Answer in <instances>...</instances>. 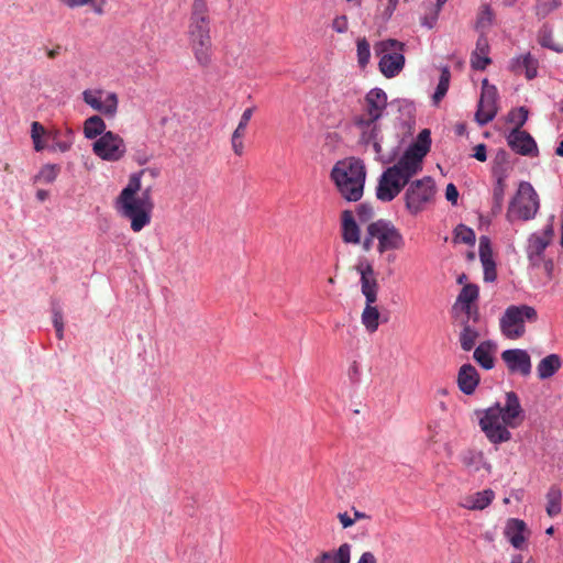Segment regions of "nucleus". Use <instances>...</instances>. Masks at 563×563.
I'll return each mask as SVG.
<instances>
[{"instance_id": "obj_33", "label": "nucleus", "mask_w": 563, "mask_h": 563, "mask_svg": "<svg viewBox=\"0 0 563 563\" xmlns=\"http://www.w3.org/2000/svg\"><path fill=\"white\" fill-rule=\"evenodd\" d=\"M494 349L495 344L492 341H484L474 351V360L485 369L494 367Z\"/></svg>"}, {"instance_id": "obj_20", "label": "nucleus", "mask_w": 563, "mask_h": 563, "mask_svg": "<svg viewBox=\"0 0 563 563\" xmlns=\"http://www.w3.org/2000/svg\"><path fill=\"white\" fill-rule=\"evenodd\" d=\"M501 360L511 373H520L522 376L531 373V358L526 350H506L501 353Z\"/></svg>"}, {"instance_id": "obj_46", "label": "nucleus", "mask_w": 563, "mask_h": 563, "mask_svg": "<svg viewBox=\"0 0 563 563\" xmlns=\"http://www.w3.org/2000/svg\"><path fill=\"white\" fill-rule=\"evenodd\" d=\"M161 175V169L158 167H145L136 173H133L130 175L129 179H133L134 177L139 181V184L142 186V178L148 177L151 179H156Z\"/></svg>"}, {"instance_id": "obj_23", "label": "nucleus", "mask_w": 563, "mask_h": 563, "mask_svg": "<svg viewBox=\"0 0 563 563\" xmlns=\"http://www.w3.org/2000/svg\"><path fill=\"white\" fill-rule=\"evenodd\" d=\"M494 498V490L487 488L462 497L459 505L467 510H483L493 503Z\"/></svg>"}, {"instance_id": "obj_44", "label": "nucleus", "mask_w": 563, "mask_h": 563, "mask_svg": "<svg viewBox=\"0 0 563 563\" xmlns=\"http://www.w3.org/2000/svg\"><path fill=\"white\" fill-rule=\"evenodd\" d=\"M562 0H537L536 13L544 18L561 5Z\"/></svg>"}, {"instance_id": "obj_19", "label": "nucleus", "mask_w": 563, "mask_h": 563, "mask_svg": "<svg viewBox=\"0 0 563 563\" xmlns=\"http://www.w3.org/2000/svg\"><path fill=\"white\" fill-rule=\"evenodd\" d=\"M508 146L522 156H537L539 151L533 137L526 131L514 128L507 135Z\"/></svg>"}, {"instance_id": "obj_41", "label": "nucleus", "mask_w": 563, "mask_h": 563, "mask_svg": "<svg viewBox=\"0 0 563 563\" xmlns=\"http://www.w3.org/2000/svg\"><path fill=\"white\" fill-rule=\"evenodd\" d=\"M358 130L361 132V141L364 144H372L375 153L377 155H380L382 151H383L380 140H379L380 126H375V130L373 132L369 131L368 134L365 133V132H367L366 129H358Z\"/></svg>"}, {"instance_id": "obj_14", "label": "nucleus", "mask_w": 563, "mask_h": 563, "mask_svg": "<svg viewBox=\"0 0 563 563\" xmlns=\"http://www.w3.org/2000/svg\"><path fill=\"white\" fill-rule=\"evenodd\" d=\"M84 102L92 110L107 118H114L119 109V96L114 91H107L100 88L86 89L81 93Z\"/></svg>"}, {"instance_id": "obj_1", "label": "nucleus", "mask_w": 563, "mask_h": 563, "mask_svg": "<svg viewBox=\"0 0 563 563\" xmlns=\"http://www.w3.org/2000/svg\"><path fill=\"white\" fill-rule=\"evenodd\" d=\"M431 145L430 131L422 130L418 140L411 144L398 161L387 167L379 176L376 198L382 202L393 201L410 179L423 168V158Z\"/></svg>"}, {"instance_id": "obj_7", "label": "nucleus", "mask_w": 563, "mask_h": 563, "mask_svg": "<svg viewBox=\"0 0 563 563\" xmlns=\"http://www.w3.org/2000/svg\"><path fill=\"white\" fill-rule=\"evenodd\" d=\"M404 189L405 208L412 217L427 211L435 203L438 189L434 179L430 176L410 179Z\"/></svg>"}, {"instance_id": "obj_15", "label": "nucleus", "mask_w": 563, "mask_h": 563, "mask_svg": "<svg viewBox=\"0 0 563 563\" xmlns=\"http://www.w3.org/2000/svg\"><path fill=\"white\" fill-rule=\"evenodd\" d=\"M508 155L505 151H499L494 158L492 169L495 184L493 187V212L499 213L504 206L505 194L507 189L506 180L508 178Z\"/></svg>"}, {"instance_id": "obj_29", "label": "nucleus", "mask_w": 563, "mask_h": 563, "mask_svg": "<svg viewBox=\"0 0 563 563\" xmlns=\"http://www.w3.org/2000/svg\"><path fill=\"white\" fill-rule=\"evenodd\" d=\"M106 129L104 120L100 115L95 114L85 120L82 132L86 139L96 141L107 132Z\"/></svg>"}, {"instance_id": "obj_40", "label": "nucleus", "mask_w": 563, "mask_h": 563, "mask_svg": "<svg viewBox=\"0 0 563 563\" xmlns=\"http://www.w3.org/2000/svg\"><path fill=\"white\" fill-rule=\"evenodd\" d=\"M538 42L542 47L563 53V45L554 43L551 30L545 26L539 31Z\"/></svg>"}, {"instance_id": "obj_55", "label": "nucleus", "mask_w": 563, "mask_h": 563, "mask_svg": "<svg viewBox=\"0 0 563 563\" xmlns=\"http://www.w3.org/2000/svg\"><path fill=\"white\" fill-rule=\"evenodd\" d=\"M338 518L344 529L352 527L355 523V519L351 517L347 512H340Z\"/></svg>"}, {"instance_id": "obj_45", "label": "nucleus", "mask_w": 563, "mask_h": 563, "mask_svg": "<svg viewBox=\"0 0 563 563\" xmlns=\"http://www.w3.org/2000/svg\"><path fill=\"white\" fill-rule=\"evenodd\" d=\"M454 238L456 242L464 244H473L475 242L474 231L464 224H460L456 227L454 231Z\"/></svg>"}, {"instance_id": "obj_53", "label": "nucleus", "mask_w": 563, "mask_h": 563, "mask_svg": "<svg viewBox=\"0 0 563 563\" xmlns=\"http://www.w3.org/2000/svg\"><path fill=\"white\" fill-rule=\"evenodd\" d=\"M349 377L352 383H358L361 377V368L356 362H353L349 368Z\"/></svg>"}, {"instance_id": "obj_32", "label": "nucleus", "mask_w": 563, "mask_h": 563, "mask_svg": "<svg viewBox=\"0 0 563 563\" xmlns=\"http://www.w3.org/2000/svg\"><path fill=\"white\" fill-rule=\"evenodd\" d=\"M511 67L514 70L523 68L525 75L529 80L536 78L538 75V60L530 53L514 58Z\"/></svg>"}, {"instance_id": "obj_27", "label": "nucleus", "mask_w": 563, "mask_h": 563, "mask_svg": "<svg viewBox=\"0 0 563 563\" xmlns=\"http://www.w3.org/2000/svg\"><path fill=\"white\" fill-rule=\"evenodd\" d=\"M352 547L349 543H342L335 550L323 551L317 555L312 563H350Z\"/></svg>"}, {"instance_id": "obj_11", "label": "nucleus", "mask_w": 563, "mask_h": 563, "mask_svg": "<svg viewBox=\"0 0 563 563\" xmlns=\"http://www.w3.org/2000/svg\"><path fill=\"white\" fill-rule=\"evenodd\" d=\"M404 43L388 38L375 45V53L379 57L378 68L384 77H396L405 66Z\"/></svg>"}, {"instance_id": "obj_38", "label": "nucleus", "mask_w": 563, "mask_h": 563, "mask_svg": "<svg viewBox=\"0 0 563 563\" xmlns=\"http://www.w3.org/2000/svg\"><path fill=\"white\" fill-rule=\"evenodd\" d=\"M451 80V73L449 67H442L441 75L439 78V82L437 85L435 91L432 96V101L434 106H438L440 101L445 97Z\"/></svg>"}, {"instance_id": "obj_35", "label": "nucleus", "mask_w": 563, "mask_h": 563, "mask_svg": "<svg viewBox=\"0 0 563 563\" xmlns=\"http://www.w3.org/2000/svg\"><path fill=\"white\" fill-rule=\"evenodd\" d=\"M494 19H495V14H494L490 5L486 4V3L482 4L478 10L476 22H475L476 31H478L481 34L485 35V33L493 25Z\"/></svg>"}, {"instance_id": "obj_59", "label": "nucleus", "mask_w": 563, "mask_h": 563, "mask_svg": "<svg viewBox=\"0 0 563 563\" xmlns=\"http://www.w3.org/2000/svg\"><path fill=\"white\" fill-rule=\"evenodd\" d=\"M93 0H67L66 5H68L69 8H77L89 4Z\"/></svg>"}, {"instance_id": "obj_50", "label": "nucleus", "mask_w": 563, "mask_h": 563, "mask_svg": "<svg viewBox=\"0 0 563 563\" xmlns=\"http://www.w3.org/2000/svg\"><path fill=\"white\" fill-rule=\"evenodd\" d=\"M438 18L439 15L437 14V12L430 10L427 14H424L421 18V25L427 29H432L435 25Z\"/></svg>"}, {"instance_id": "obj_39", "label": "nucleus", "mask_w": 563, "mask_h": 563, "mask_svg": "<svg viewBox=\"0 0 563 563\" xmlns=\"http://www.w3.org/2000/svg\"><path fill=\"white\" fill-rule=\"evenodd\" d=\"M59 169L56 164H45L34 177V181L51 184L57 178Z\"/></svg>"}, {"instance_id": "obj_54", "label": "nucleus", "mask_w": 563, "mask_h": 563, "mask_svg": "<svg viewBox=\"0 0 563 563\" xmlns=\"http://www.w3.org/2000/svg\"><path fill=\"white\" fill-rule=\"evenodd\" d=\"M473 156L479 161V162H485L487 159V151H486V145L485 144H478L475 146L474 148V154Z\"/></svg>"}, {"instance_id": "obj_18", "label": "nucleus", "mask_w": 563, "mask_h": 563, "mask_svg": "<svg viewBox=\"0 0 563 563\" xmlns=\"http://www.w3.org/2000/svg\"><path fill=\"white\" fill-rule=\"evenodd\" d=\"M554 235L552 223L545 225L542 232H534L528 238L526 253L532 267H539L544 257V251L550 245Z\"/></svg>"}, {"instance_id": "obj_24", "label": "nucleus", "mask_w": 563, "mask_h": 563, "mask_svg": "<svg viewBox=\"0 0 563 563\" xmlns=\"http://www.w3.org/2000/svg\"><path fill=\"white\" fill-rule=\"evenodd\" d=\"M479 383V375L477 369L472 364H464L461 366L457 374V385L462 393L472 395Z\"/></svg>"}, {"instance_id": "obj_4", "label": "nucleus", "mask_w": 563, "mask_h": 563, "mask_svg": "<svg viewBox=\"0 0 563 563\" xmlns=\"http://www.w3.org/2000/svg\"><path fill=\"white\" fill-rule=\"evenodd\" d=\"M210 22L209 7L206 0H194L187 34L195 59L202 67H207L211 63Z\"/></svg>"}, {"instance_id": "obj_3", "label": "nucleus", "mask_w": 563, "mask_h": 563, "mask_svg": "<svg viewBox=\"0 0 563 563\" xmlns=\"http://www.w3.org/2000/svg\"><path fill=\"white\" fill-rule=\"evenodd\" d=\"M115 210L121 218L130 222L133 232H141L152 221L154 210L152 186L141 190V185L135 177L129 179L115 199Z\"/></svg>"}, {"instance_id": "obj_48", "label": "nucleus", "mask_w": 563, "mask_h": 563, "mask_svg": "<svg viewBox=\"0 0 563 563\" xmlns=\"http://www.w3.org/2000/svg\"><path fill=\"white\" fill-rule=\"evenodd\" d=\"M245 135L233 132L231 136V146L232 151L235 155L242 156L244 153V143L243 139Z\"/></svg>"}, {"instance_id": "obj_17", "label": "nucleus", "mask_w": 563, "mask_h": 563, "mask_svg": "<svg viewBox=\"0 0 563 563\" xmlns=\"http://www.w3.org/2000/svg\"><path fill=\"white\" fill-rule=\"evenodd\" d=\"M497 100V88L494 85H489L487 79H484L482 82L481 98L475 113V120L481 126L486 125L496 117L498 112Z\"/></svg>"}, {"instance_id": "obj_10", "label": "nucleus", "mask_w": 563, "mask_h": 563, "mask_svg": "<svg viewBox=\"0 0 563 563\" xmlns=\"http://www.w3.org/2000/svg\"><path fill=\"white\" fill-rule=\"evenodd\" d=\"M387 108V95L380 88L371 89L364 99L363 112L354 117V125L357 129H366V133L373 132L375 126H380L378 121Z\"/></svg>"}, {"instance_id": "obj_21", "label": "nucleus", "mask_w": 563, "mask_h": 563, "mask_svg": "<svg viewBox=\"0 0 563 563\" xmlns=\"http://www.w3.org/2000/svg\"><path fill=\"white\" fill-rule=\"evenodd\" d=\"M478 254L484 271V280L487 283L495 282L497 278L496 263L494 261L490 240L487 236H481Z\"/></svg>"}, {"instance_id": "obj_52", "label": "nucleus", "mask_w": 563, "mask_h": 563, "mask_svg": "<svg viewBox=\"0 0 563 563\" xmlns=\"http://www.w3.org/2000/svg\"><path fill=\"white\" fill-rule=\"evenodd\" d=\"M356 212L361 220H368L373 216V208L369 205L362 203L357 207Z\"/></svg>"}, {"instance_id": "obj_30", "label": "nucleus", "mask_w": 563, "mask_h": 563, "mask_svg": "<svg viewBox=\"0 0 563 563\" xmlns=\"http://www.w3.org/2000/svg\"><path fill=\"white\" fill-rule=\"evenodd\" d=\"M561 366V357L558 354H550L539 362L537 366L538 376L540 379H548L552 377Z\"/></svg>"}, {"instance_id": "obj_8", "label": "nucleus", "mask_w": 563, "mask_h": 563, "mask_svg": "<svg viewBox=\"0 0 563 563\" xmlns=\"http://www.w3.org/2000/svg\"><path fill=\"white\" fill-rule=\"evenodd\" d=\"M539 209L540 199L532 185L528 181H520L516 195L509 202L506 217L509 222L529 221L536 218Z\"/></svg>"}, {"instance_id": "obj_62", "label": "nucleus", "mask_w": 563, "mask_h": 563, "mask_svg": "<svg viewBox=\"0 0 563 563\" xmlns=\"http://www.w3.org/2000/svg\"><path fill=\"white\" fill-rule=\"evenodd\" d=\"M448 2V0H437V3L430 8L433 12H437L439 15L442 7Z\"/></svg>"}, {"instance_id": "obj_9", "label": "nucleus", "mask_w": 563, "mask_h": 563, "mask_svg": "<svg viewBox=\"0 0 563 563\" xmlns=\"http://www.w3.org/2000/svg\"><path fill=\"white\" fill-rule=\"evenodd\" d=\"M538 312L532 306L511 305L499 319L501 334L509 340H517L526 333L525 322H536Z\"/></svg>"}, {"instance_id": "obj_57", "label": "nucleus", "mask_w": 563, "mask_h": 563, "mask_svg": "<svg viewBox=\"0 0 563 563\" xmlns=\"http://www.w3.org/2000/svg\"><path fill=\"white\" fill-rule=\"evenodd\" d=\"M356 563H378L375 554L371 551H365L361 554Z\"/></svg>"}, {"instance_id": "obj_51", "label": "nucleus", "mask_w": 563, "mask_h": 563, "mask_svg": "<svg viewBox=\"0 0 563 563\" xmlns=\"http://www.w3.org/2000/svg\"><path fill=\"white\" fill-rule=\"evenodd\" d=\"M445 198L452 205H456L459 198V191L454 184H449L445 188Z\"/></svg>"}, {"instance_id": "obj_36", "label": "nucleus", "mask_w": 563, "mask_h": 563, "mask_svg": "<svg viewBox=\"0 0 563 563\" xmlns=\"http://www.w3.org/2000/svg\"><path fill=\"white\" fill-rule=\"evenodd\" d=\"M47 134L48 130L44 128V125L37 121L32 122L31 124V139L33 142V147L36 152H42L47 147Z\"/></svg>"}, {"instance_id": "obj_49", "label": "nucleus", "mask_w": 563, "mask_h": 563, "mask_svg": "<svg viewBox=\"0 0 563 563\" xmlns=\"http://www.w3.org/2000/svg\"><path fill=\"white\" fill-rule=\"evenodd\" d=\"M332 29L336 33H345L349 29L347 18L345 15H338L332 21Z\"/></svg>"}, {"instance_id": "obj_47", "label": "nucleus", "mask_w": 563, "mask_h": 563, "mask_svg": "<svg viewBox=\"0 0 563 563\" xmlns=\"http://www.w3.org/2000/svg\"><path fill=\"white\" fill-rule=\"evenodd\" d=\"M253 113H254V108L245 109L240 118L236 129L233 132L245 135L247 124H249L250 120L252 119Z\"/></svg>"}, {"instance_id": "obj_2", "label": "nucleus", "mask_w": 563, "mask_h": 563, "mask_svg": "<svg viewBox=\"0 0 563 563\" xmlns=\"http://www.w3.org/2000/svg\"><path fill=\"white\" fill-rule=\"evenodd\" d=\"M478 424L492 444H501L511 439L508 428H517L522 419V408L516 393L506 394L505 406L495 404L484 410H477Z\"/></svg>"}, {"instance_id": "obj_42", "label": "nucleus", "mask_w": 563, "mask_h": 563, "mask_svg": "<svg viewBox=\"0 0 563 563\" xmlns=\"http://www.w3.org/2000/svg\"><path fill=\"white\" fill-rule=\"evenodd\" d=\"M356 55L360 67L364 68L369 63L371 46L365 37L358 38L356 42Z\"/></svg>"}, {"instance_id": "obj_63", "label": "nucleus", "mask_w": 563, "mask_h": 563, "mask_svg": "<svg viewBox=\"0 0 563 563\" xmlns=\"http://www.w3.org/2000/svg\"><path fill=\"white\" fill-rule=\"evenodd\" d=\"M36 198L40 200V201H45L47 198H48V191L47 190H44V189H38L36 191Z\"/></svg>"}, {"instance_id": "obj_26", "label": "nucleus", "mask_w": 563, "mask_h": 563, "mask_svg": "<svg viewBox=\"0 0 563 563\" xmlns=\"http://www.w3.org/2000/svg\"><path fill=\"white\" fill-rule=\"evenodd\" d=\"M462 325V331L460 333V344L463 351H471L476 343V340L479 336L478 330L472 325L473 318H454Z\"/></svg>"}, {"instance_id": "obj_60", "label": "nucleus", "mask_w": 563, "mask_h": 563, "mask_svg": "<svg viewBox=\"0 0 563 563\" xmlns=\"http://www.w3.org/2000/svg\"><path fill=\"white\" fill-rule=\"evenodd\" d=\"M374 241H376V239L372 238L371 234L366 232V236L363 241V249L365 251H369L373 247Z\"/></svg>"}, {"instance_id": "obj_5", "label": "nucleus", "mask_w": 563, "mask_h": 563, "mask_svg": "<svg viewBox=\"0 0 563 563\" xmlns=\"http://www.w3.org/2000/svg\"><path fill=\"white\" fill-rule=\"evenodd\" d=\"M331 179L341 197L350 202L361 200L366 180V167L355 157H347L334 164Z\"/></svg>"}, {"instance_id": "obj_37", "label": "nucleus", "mask_w": 563, "mask_h": 563, "mask_svg": "<svg viewBox=\"0 0 563 563\" xmlns=\"http://www.w3.org/2000/svg\"><path fill=\"white\" fill-rule=\"evenodd\" d=\"M461 462L471 473L478 472L482 467L487 465L483 453L472 450H468L461 455Z\"/></svg>"}, {"instance_id": "obj_58", "label": "nucleus", "mask_w": 563, "mask_h": 563, "mask_svg": "<svg viewBox=\"0 0 563 563\" xmlns=\"http://www.w3.org/2000/svg\"><path fill=\"white\" fill-rule=\"evenodd\" d=\"M53 324L54 328L64 327L63 314L58 309L53 310Z\"/></svg>"}, {"instance_id": "obj_64", "label": "nucleus", "mask_w": 563, "mask_h": 563, "mask_svg": "<svg viewBox=\"0 0 563 563\" xmlns=\"http://www.w3.org/2000/svg\"><path fill=\"white\" fill-rule=\"evenodd\" d=\"M555 154L558 156L563 157V140L559 143L558 147L555 148Z\"/></svg>"}, {"instance_id": "obj_12", "label": "nucleus", "mask_w": 563, "mask_h": 563, "mask_svg": "<svg viewBox=\"0 0 563 563\" xmlns=\"http://www.w3.org/2000/svg\"><path fill=\"white\" fill-rule=\"evenodd\" d=\"M367 233L372 238L376 239V250L379 254H384L388 251L400 250L405 240L401 232L395 227V224L385 219H379L368 224Z\"/></svg>"}, {"instance_id": "obj_25", "label": "nucleus", "mask_w": 563, "mask_h": 563, "mask_svg": "<svg viewBox=\"0 0 563 563\" xmlns=\"http://www.w3.org/2000/svg\"><path fill=\"white\" fill-rule=\"evenodd\" d=\"M489 44L486 35L481 34L477 38L475 49L471 55V66L475 70H484L492 59L488 56Z\"/></svg>"}, {"instance_id": "obj_13", "label": "nucleus", "mask_w": 563, "mask_h": 563, "mask_svg": "<svg viewBox=\"0 0 563 563\" xmlns=\"http://www.w3.org/2000/svg\"><path fill=\"white\" fill-rule=\"evenodd\" d=\"M93 154L106 162H119L126 154L124 140L113 131H107L92 143Z\"/></svg>"}, {"instance_id": "obj_6", "label": "nucleus", "mask_w": 563, "mask_h": 563, "mask_svg": "<svg viewBox=\"0 0 563 563\" xmlns=\"http://www.w3.org/2000/svg\"><path fill=\"white\" fill-rule=\"evenodd\" d=\"M355 271L360 274L361 291L365 297V307L361 314V322L367 333L373 334L378 330L380 312L375 306L378 294V283L374 268L367 260H361Z\"/></svg>"}, {"instance_id": "obj_28", "label": "nucleus", "mask_w": 563, "mask_h": 563, "mask_svg": "<svg viewBox=\"0 0 563 563\" xmlns=\"http://www.w3.org/2000/svg\"><path fill=\"white\" fill-rule=\"evenodd\" d=\"M342 239L345 243L358 244L361 242L360 228L354 219L353 212H342Z\"/></svg>"}, {"instance_id": "obj_34", "label": "nucleus", "mask_w": 563, "mask_h": 563, "mask_svg": "<svg viewBox=\"0 0 563 563\" xmlns=\"http://www.w3.org/2000/svg\"><path fill=\"white\" fill-rule=\"evenodd\" d=\"M547 507L545 511L549 517L558 516L562 510V490L560 486L552 485L547 495Z\"/></svg>"}, {"instance_id": "obj_61", "label": "nucleus", "mask_w": 563, "mask_h": 563, "mask_svg": "<svg viewBox=\"0 0 563 563\" xmlns=\"http://www.w3.org/2000/svg\"><path fill=\"white\" fill-rule=\"evenodd\" d=\"M541 264H543V267H544L545 272L548 273V275H551L552 271H553V261L543 258Z\"/></svg>"}, {"instance_id": "obj_31", "label": "nucleus", "mask_w": 563, "mask_h": 563, "mask_svg": "<svg viewBox=\"0 0 563 563\" xmlns=\"http://www.w3.org/2000/svg\"><path fill=\"white\" fill-rule=\"evenodd\" d=\"M525 529H526V525L522 520L510 519L508 521L505 534L514 548L521 549V547L525 542V536H523Z\"/></svg>"}, {"instance_id": "obj_22", "label": "nucleus", "mask_w": 563, "mask_h": 563, "mask_svg": "<svg viewBox=\"0 0 563 563\" xmlns=\"http://www.w3.org/2000/svg\"><path fill=\"white\" fill-rule=\"evenodd\" d=\"M47 140L51 145H47V150L51 152H68L75 142V133L73 129L66 128L65 130L53 129L48 130Z\"/></svg>"}, {"instance_id": "obj_16", "label": "nucleus", "mask_w": 563, "mask_h": 563, "mask_svg": "<svg viewBox=\"0 0 563 563\" xmlns=\"http://www.w3.org/2000/svg\"><path fill=\"white\" fill-rule=\"evenodd\" d=\"M479 297V288L475 284H465L452 306L453 318H473V323L479 319L476 301Z\"/></svg>"}, {"instance_id": "obj_56", "label": "nucleus", "mask_w": 563, "mask_h": 563, "mask_svg": "<svg viewBox=\"0 0 563 563\" xmlns=\"http://www.w3.org/2000/svg\"><path fill=\"white\" fill-rule=\"evenodd\" d=\"M398 2L399 0H387L386 8L383 12L385 19H389L393 15L398 5Z\"/></svg>"}, {"instance_id": "obj_43", "label": "nucleus", "mask_w": 563, "mask_h": 563, "mask_svg": "<svg viewBox=\"0 0 563 563\" xmlns=\"http://www.w3.org/2000/svg\"><path fill=\"white\" fill-rule=\"evenodd\" d=\"M529 111L526 107H519L517 109L511 110L508 113V121L510 123H514L519 130H521V126L527 122L528 120Z\"/></svg>"}]
</instances>
